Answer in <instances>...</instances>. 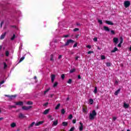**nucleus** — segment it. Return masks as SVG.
<instances>
[{"mask_svg": "<svg viewBox=\"0 0 131 131\" xmlns=\"http://www.w3.org/2000/svg\"><path fill=\"white\" fill-rule=\"evenodd\" d=\"M96 116H97V112H96L95 110H93L92 111V113L90 114L89 119H90V120H94Z\"/></svg>", "mask_w": 131, "mask_h": 131, "instance_id": "nucleus-1", "label": "nucleus"}, {"mask_svg": "<svg viewBox=\"0 0 131 131\" xmlns=\"http://www.w3.org/2000/svg\"><path fill=\"white\" fill-rule=\"evenodd\" d=\"M5 97H7L8 98H9V101H12V100H13V99H15V98H16V97H17V95H5Z\"/></svg>", "mask_w": 131, "mask_h": 131, "instance_id": "nucleus-2", "label": "nucleus"}, {"mask_svg": "<svg viewBox=\"0 0 131 131\" xmlns=\"http://www.w3.org/2000/svg\"><path fill=\"white\" fill-rule=\"evenodd\" d=\"M74 40L72 39H69L67 40L65 45H63V47H66L67 46H69V43H73L74 42Z\"/></svg>", "mask_w": 131, "mask_h": 131, "instance_id": "nucleus-3", "label": "nucleus"}, {"mask_svg": "<svg viewBox=\"0 0 131 131\" xmlns=\"http://www.w3.org/2000/svg\"><path fill=\"white\" fill-rule=\"evenodd\" d=\"M124 6L125 8H128L130 6V2L129 1H125L124 3Z\"/></svg>", "mask_w": 131, "mask_h": 131, "instance_id": "nucleus-4", "label": "nucleus"}, {"mask_svg": "<svg viewBox=\"0 0 131 131\" xmlns=\"http://www.w3.org/2000/svg\"><path fill=\"white\" fill-rule=\"evenodd\" d=\"M32 108V106H24L22 107L23 110H29V109H31Z\"/></svg>", "mask_w": 131, "mask_h": 131, "instance_id": "nucleus-5", "label": "nucleus"}, {"mask_svg": "<svg viewBox=\"0 0 131 131\" xmlns=\"http://www.w3.org/2000/svg\"><path fill=\"white\" fill-rule=\"evenodd\" d=\"M80 126H79V129L80 131L83 130V124L80 122L79 123Z\"/></svg>", "mask_w": 131, "mask_h": 131, "instance_id": "nucleus-6", "label": "nucleus"}, {"mask_svg": "<svg viewBox=\"0 0 131 131\" xmlns=\"http://www.w3.org/2000/svg\"><path fill=\"white\" fill-rule=\"evenodd\" d=\"M18 118H19L20 119H22L23 118H26V116L24 115V114L22 113H20L18 115Z\"/></svg>", "mask_w": 131, "mask_h": 131, "instance_id": "nucleus-7", "label": "nucleus"}, {"mask_svg": "<svg viewBox=\"0 0 131 131\" xmlns=\"http://www.w3.org/2000/svg\"><path fill=\"white\" fill-rule=\"evenodd\" d=\"M15 105H16L17 106H23V105H24V103L23 101H19L18 102H15Z\"/></svg>", "mask_w": 131, "mask_h": 131, "instance_id": "nucleus-8", "label": "nucleus"}, {"mask_svg": "<svg viewBox=\"0 0 131 131\" xmlns=\"http://www.w3.org/2000/svg\"><path fill=\"white\" fill-rule=\"evenodd\" d=\"M51 82L53 83L55 81V78H56V75L52 74L51 76Z\"/></svg>", "mask_w": 131, "mask_h": 131, "instance_id": "nucleus-9", "label": "nucleus"}, {"mask_svg": "<svg viewBox=\"0 0 131 131\" xmlns=\"http://www.w3.org/2000/svg\"><path fill=\"white\" fill-rule=\"evenodd\" d=\"M6 34H7V32H6L2 34L0 37V39H4L6 37Z\"/></svg>", "mask_w": 131, "mask_h": 131, "instance_id": "nucleus-10", "label": "nucleus"}, {"mask_svg": "<svg viewBox=\"0 0 131 131\" xmlns=\"http://www.w3.org/2000/svg\"><path fill=\"white\" fill-rule=\"evenodd\" d=\"M113 41L115 43V45H117L118 43V38L114 37L113 38Z\"/></svg>", "mask_w": 131, "mask_h": 131, "instance_id": "nucleus-11", "label": "nucleus"}, {"mask_svg": "<svg viewBox=\"0 0 131 131\" xmlns=\"http://www.w3.org/2000/svg\"><path fill=\"white\" fill-rule=\"evenodd\" d=\"M105 23L106 24H108V25H114V23H113L112 21H110L109 20H106Z\"/></svg>", "mask_w": 131, "mask_h": 131, "instance_id": "nucleus-12", "label": "nucleus"}, {"mask_svg": "<svg viewBox=\"0 0 131 131\" xmlns=\"http://www.w3.org/2000/svg\"><path fill=\"white\" fill-rule=\"evenodd\" d=\"M49 111H50V109L46 110L43 112V114L44 115H47V114H48V113H49Z\"/></svg>", "mask_w": 131, "mask_h": 131, "instance_id": "nucleus-13", "label": "nucleus"}, {"mask_svg": "<svg viewBox=\"0 0 131 131\" xmlns=\"http://www.w3.org/2000/svg\"><path fill=\"white\" fill-rule=\"evenodd\" d=\"M129 107V104H127L126 103H124V108H125V109H127Z\"/></svg>", "mask_w": 131, "mask_h": 131, "instance_id": "nucleus-14", "label": "nucleus"}, {"mask_svg": "<svg viewBox=\"0 0 131 131\" xmlns=\"http://www.w3.org/2000/svg\"><path fill=\"white\" fill-rule=\"evenodd\" d=\"M103 29H104L105 31H110V29H109V28L106 26H104Z\"/></svg>", "mask_w": 131, "mask_h": 131, "instance_id": "nucleus-15", "label": "nucleus"}, {"mask_svg": "<svg viewBox=\"0 0 131 131\" xmlns=\"http://www.w3.org/2000/svg\"><path fill=\"white\" fill-rule=\"evenodd\" d=\"M119 93H120V89H119L118 90H117L115 92V95L117 96V95H118Z\"/></svg>", "mask_w": 131, "mask_h": 131, "instance_id": "nucleus-16", "label": "nucleus"}, {"mask_svg": "<svg viewBox=\"0 0 131 131\" xmlns=\"http://www.w3.org/2000/svg\"><path fill=\"white\" fill-rule=\"evenodd\" d=\"M57 124H58V120H57L55 121H53V123L52 125H53V126H54L57 125Z\"/></svg>", "mask_w": 131, "mask_h": 131, "instance_id": "nucleus-17", "label": "nucleus"}, {"mask_svg": "<svg viewBox=\"0 0 131 131\" xmlns=\"http://www.w3.org/2000/svg\"><path fill=\"white\" fill-rule=\"evenodd\" d=\"M93 92L94 94H97V93H98V88L97 86L95 87V89Z\"/></svg>", "mask_w": 131, "mask_h": 131, "instance_id": "nucleus-18", "label": "nucleus"}, {"mask_svg": "<svg viewBox=\"0 0 131 131\" xmlns=\"http://www.w3.org/2000/svg\"><path fill=\"white\" fill-rule=\"evenodd\" d=\"M116 51H118V49H117V48L115 47L114 50L111 51V53H115V52H116Z\"/></svg>", "mask_w": 131, "mask_h": 131, "instance_id": "nucleus-19", "label": "nucleus"}, {"mask_svg": "<svg viewBox=\"0 0 131 131\" xmlns=\"http://www.w3.org/2000/svg\"><path fill=\"white\" fill-rule=\"evenodd\" d=\"M10 126L12 128L16 127V123L13 122V123H11Z\"/></svg>", "mask_w": 131, "mask_h": 131, "instance_id": "nucleus-20", "label": "nucleus"}, {"mask_svg": "<svg viewBox=\"0 0 131 131\" xmlns=\"http://www.w3.org/2000/svg\"><path fill=\"white\" fill-rule=\"evenodd\" d=\"M34 124H35V122H33L29 126V128H30V127H33V125H34Z\"/></svg>", "mask_w": 131, "mask_h": 131, "instance_id": "nucleus-21", "label": "nucleus"}, {"mask_svg": "<svg viewBox=\"0 0 131 131\" xmlns=\"http://www.w3.org/2000/svg\"><path fill=\"white\" fill-rule=\"evenodd\" d=\"M60 106H61V104L58 103L56 106L55 107V110H58V109H59V108H60Z\"/></svg>", "mask_w": 131, "mask_h": 131, "instance_id": "nucleus-22", "label": "nucleus"}, {"mask_svg": "<svg viewBox=\"0 0 131 131\" xmlns=\"http://www.w3.org/2000/svg\"><path fill=\"white\" fill-rule=\"evenodd\" d=\"M50 61H52V62H54V54L51 55Z\"/></svg>", "mask_w": 131, "mask_h": 131, "instance_id": "nucleus-23", "label": "nucleus"}, {"mask_svg": "<svg viewBox=\"0 0 131 131\" xmlns=\"http://www.w3.org/2000/svg\"><path fill=\"white\" fill-rule=\"evenodd\" d=\"M89 103L91 104V105H93V103H94V100H93V99H90Z\"/></svg>", "mask_w": 131, "mask_h": 131, "instance_id": "nucleus-24", "label": "nucleus"}, {"mask_svg": "<svg viewBox=\"0 0 131 131\" xmlns=\"http://www.w3.org/2000/svg\"><path fill=\"white\" fill-rule=\"evenodd\" d=\"M76 71V70L75 69H71L70 71V73H74V72H75Z\"/></svg>", "mask_w": 131, "mask_h": 131, "instance_id": "nucleus-25", "label": "nucleus"}, {"mask_svg": "<svg viewBox=\"0 0 131 131\" xmlns=\"http://www.w3.org/2000/svg\"><path fill=\"white\" fill-rule=\"evenodd\" d=\"M62 125L63 126H67V125H68V123H67V122H63Z\"/></svg>", "mask_w": 131, "mask_h": 131, "instance_id": "nucleus-26", "label": "nucleus"}, {"mask_svg": "<svg viewBox=\"0 0 131 131\" xmlns=\"http://www.w3.org/2000/svg\"><path fill=\"white\" fill-rule=\"evenodd\" d=\"M48 118L50 119V120H54V118H53L52 115L48 116Z\"/></svg>", "mask_w": 131, "mask_h": 131, "instance_id": "nucleus-27", "label": "nucleus"}, {"mask_svg": "<svg viewBox=\"0 0 131 131\" xmlns=\"http://www.w3.org/2000/svg\"><path fill=\"white\" fill-rule=\"evenodd\" d=\"M58 82H55L53 84V88H56L58 86Z\"/></svg>", "mask_w": 131, "mask_h": 131, "instance_id": "nucleus-28", "label": "nucleus"}, {"mask_svg": "<svg viewBox=\"0 0 131 131\" xmlns=\"http://www.w3.org/2000/svg\"><path fill=\"white\" fill-rule=\"evenodd\" d=\"M5 55L6 57H9V55H10V52L8 51H6L5 52Z\"/></svg>", "mask_w": 131, "mask_h": 131, "instance_id": "nucleus-29", "label": "nucleus"}, {"mask_svg": "<svg viewBox=\"0 0 131 131\" xmlns=\"http://www.w3.org/2000/svg\"><path fill=\"white\" fill-rule=\"evenodd\" d=\"M16 38V35L15 34H13V36L11 38V40H14Z\"/></svg>", "mask_w": 131, "mask_h": 131, "instance_id": "nucleus-30", "label": "nucleus"}, {"mask_svg": "<svg viewBox=\"0 0 131 131\" xmlns=\"http://www.w3.org/2000/svg\"><path fill=\"white\" fill-rule=\"evenodd\" d=\"M4 69H7V67H8V65L6 62H4Z\"/></svg>", "mask_w": 131, "mask_h": 131, "instance_id": "nucleus-31", "label": "nucleus"}, {"mask_svg": "<svg viewBox=\"0 0 131 131\" xmlns=\"http://www.w3.org/2000/svg\"><path fill=\"white\" fill-rule=\"evenodd\" d=\"M8 107L9 109H12V108H16V106L15 105H9Z\"/></svg>", "mask_w": 131, "mask_h": 131, "instance_id": "nucleus-32", "label": "nucleus"}, {"mask_svg": "<svg viewBox=\"0 0 131 131\" xmlns=\"http://www.w3.org/2000/svg\"><path fill=\"white\" fill-rule=\"evenodd\" d=\"M101 60H105L106 59V56L105 55H101Z\"/></svg>", "mask_w": 131, "mask_h": 131, "instance_id": "nucleus-33", "label": "nucleus"}, {"mask_svg": "<svg viewBox=\"0 0 131 131\" xmlns=\"http://www.w3.org/2000/svg\"><path fill=\"white\" fill-rule=\"evenodd\" d=\"M27 104L28 105H33V102H32V101H28Z\"/></svg>", "mask_w": 131, "mask_h": 131, "instance_id": "nucleus-34", "label": "nucleus"}, {"mask_svg": "<svg viewBox=\"0 0 131 131\" xmlns=\"http://www.w3.org/2000/svg\"><path fill=\"white\" fill-rule=\"evenodd\" d=\"M72 82V79H69V80L67 81L68 83H69L70 84H71Z\"/></svg>", "mask_w": 131, "mask_h": 131, "instance_id": "nucleus-35", "label": "nucleus"}, {"mask_svg": "<svg viewBox=\"0 0 131 131\" xmlns=\"http://www.w3.org/2000/svg\"><path fill=\"white\" fill-rule=\"evenodd\" d=\"M25 59V57L23 56L20 59L19 62L20 63V62H22Z\"/></svg>", "mask_w": 131, "mask_h": 131, "instance_id": "nucleus-36", "label": "nucleus"}, {"mask_svg": "<svg viewBox=\"0 0 131 131\" xmlns=\"http://www.w3.org/2000/svg\"><path fill=\"white\" fill-rule=\"evenodd\" d=\"M106 66H107V67H110V66H111V63H110V62H106Z\"/></svg>", "mask_w": 131, "mask_h": 131, "instance_id": "nucleus-37", "label": "nucleus"}, {"mask_svg": "<svg viewBox=\"0 0 131 131\" xmlns=\"http://www.w3.org/2000/svg\"><path fill=\"white\" fill-rule=\"evenodd\" d=\"M79 30V29L76 28L74 30H73V31H74V32H76V31H78Z\"/></svg>", "mask_w": 131, "mask_h": 131, "instance_id": "nucleus-38", "label": "nucleus"}, {"mask_svg": "<svg viewBox=\"0 0 131 131\" xmlns=\"http://www.w3.org/2000/svg\"><path fill=\"white\" fill-rule=\"evenodd\" d=\"M73 118V116L72 114L69 116V119L71 120Z\"/></svg>", "mask_w": 131, "mask_h": 131, "instance_id": "nucleus-39", "label": "nucleus"}, {"mask_svg": "<svg viewBox=\"0 0 131 131\" xmlns=\"http://www.w3.org/2000/svg\"><path fill=\"white\" fill-rule=\"evenodd\" d=\"M120 43H122V42H123V38H122V37H120Z\"/></svg>", "mask_w": 131, "mask_h": 131, "instance_id": "nucleus-40", "label": "nucleus"}, {"mask_svg": "<svg viewBox=\"0 0 131 131\" xmlns=\"http://www.w3.org/2000/svg\"><path fill=\"white\" fill-rule=\"evenodd\" d=\"M98 22L99 23V24H100L101 25H102V24H103V21H102V20H100L98 19Z\"/></svg>", "mask_w": 131, "mask_h": 131, "instance_id": "nucleus-41", "label": "nucleus"}, {"mask_svg": "<svg viewBox=\"0 0 131 131\" xmlns=\"http://www.w3.org/2000/svg\"><path fill=\"white\" fill-rule=\"evenodd\" d=\"M49 91H50V88L48 89L45 91H44V95H46L47 94V93H48V92H49Z\"/></svg>", "mask_w": 131, "mask_h": 131, "instance_id": "nucleus-42", "label": "nucleus"}, {"mask_svg": "<svg viewBox=\"0 0 131 131\" xmlns=\"http://www.w3.org/2000/svg\"><path fill=\"white\" fill-rule=\"evenodd\" d=\"M61 114H65V109L63 108L61 110Z\"/></svg>", "mask_w": 131, "mask_h": 131, "instance_id": "nucleus-43", "label": "nucleus"}, {"mask_svg": "<svg viewBox=\"0 0 131 131\" xmlns=\"http://www.w3.org/2000/svg\"><path fill=\"white\" fill-rule=\"evenodd\" d=\"M83 112H84V113H85V114H86L88 113V112H86V110H85V108H83Z\"/></svg>", "mask_w": 131, "mask_h": 131, "instance_id": "nucleus-44", "label": "nucleus"}, {"mask_svg": "<svg viewBox=\"0 0 131 131\" xmlns=\"http://www.w3.org/2000/svg\"><path fill=\"white\" fill-rule=\"evenodd\" d=\"M61 77L62 79H64L65 78V75L64 74H62Z\"/></svg>", "mask_w": 131, "mask_h": 131, "instance_id": "nucleus-45", "label": "nucleus"}, {"mask_svg": "<svg viewBox=\"0 0 131 131\" xmlns=\"http://www.w3.org/2000/svg\"><path fill=\"white\" fill-rule=\"evenodd\" d=\"M5 80H3L2 81L0 82V86L1 85H2V84H3V83H5Z\"/></svg>", "mask_w": 131, "mask_h": 131, "instance_id": "nucleus-46", "label": "nucleus"}, {"mask_svg": "<svg viewBox=\"0 0 131 131\" xmlns=\"http://www.w3.org/2000/svg\"><path fill=\"white\" fill-rule=\"evenodd\" d=\"M35 126H38L39 125H40L39 122H37L36 123H35Z\"/></svg>", "mask_w": 131, "mask_h": 131, "instance_id": "nucleus-47", "label": "nucleus"}, {"mask_svg": "<svg viewBox=\"0 0 131 131\" xmlns=\"http://www.w3.org/2000/svg\"><path fill=\"white\" fill-rule=\"evenodd\" d=\"M111 34H115V32L113 30L111 31Z\"/></svg>", "mask_w": 131, "mask_h": 131, "instance_id": "nucleus-48", "label": "nucleus"}, {"mask_svg": "<svg viewBox=\"0 0 131 131\" xmlns=\"http://www.w3.org/2000/svg\"><path fill=\"white\" fill-rule=\"evenodd\" d=\"M86 48H88V49H92V46L91 45H88L86 46Z\"/></svg>", "mask_w": 131, "mask_h": 131, "instance_id": "nucleus-49", "label": "nucleus"}, {"mask_svg": "<svg viewBox=\"0 0 131 131\" xmlns=\"http://www.w3.org/2000/svg\"><path fill=\"white\" fill-rule=\"evenodd\" d=\"M49 105V102H46L43 104V106H45V107H47Z\"/></svg>", "mask_w": 131, "mask_h": 131, "instance_id": "nucleus-50", "label": "nucleus"}, {"mask_svg": "<svg viewBox=\"0 0 131 131\" xmlns=\"http://www.w3.org/2000/svg\"><path fill=\"white\" fill-rule=\"evenodd\" d=\"M74 128H75L74 127H71V129H70V131H73V130H74Z\"/></svg>", "mask_w": 131, "mask_h": 131, "instance_id": "nucleus-51", "label": "nucleus"}, {"mask_svg": "<svg viewBox=\"0 0 131 131\" xmlns=\"http://www.w3.org/2000/svg\"><path fill=\"white\" fill-rule=\"evenodd\" d=\"M43 122H45L43 121H39V125L42 124V123H43Z\"/></svg>", "mask_w": 131, "mask_h": 131, "instance_id": "nucleus-52", "label": "nucleus"}, {"mask_svg": "<svg viewBox=\"0 0 131 131\" xmlns=\"http://www.w3.org/2000/svg\"><path fill=\"white\" fill-rule=\"evenodd\" d=\"M3 24H4V21H2L1 24V28L3 27Z\"/></svg>", "mask_w": 131, "mask_h": 131, "instance_id": "nucleus-53", "label": "nucleus"}, {"mask_svg": "<svg viewBox=\"0 0 131 131\" xmlns=\"http://www.w3.org/2000/svg\"><path fill=\"white\" fill-rule=\"evenodd\" d=\"M94 41H95V42L98 41V38H96V37L94 38Z\"/></svg>", "mask_w": 131, "mask_h": 131, "instance_id": "nucleus-54", "label": "nucleus"}, {"mask_svg": "<svg viewBox=\"0 0 131 131\" xmlns=\"http://www.w3.org/2000/svg\"><path fill=\"white\" fill-rule=\"evenodd\" d=\"M93 53H94V51H89V52H88V54H92Z\"/></svg>", "mask_w": 131, "mask_h": 131, "instance_id": "nucleus-55", "label": "nucleus"}, {"mask_svg": "<svg viewBox=\"0 0 131 131\" xmlns=\"http://www.w3.org/2000/svg\"><path fill=\"white\" fill-rule=\"evenodd\" d=\"M76 47H77V43H75V44L74 45L73 48H76Z\"/></svg>", "mask_w": 131, "mask_h": 131, "instance_id": "nucleus-56", "label": "nucleus"}, {"mask_svg": "<svg viewBox=\"0 0 131 131\" xmlns=\"http://www.w3.org/2000/svg\"><path fill=\"white\" fill-rule=\"evenodd\" d=\"M118 48H121V43H119L118 45Z\"/></svg>", "mask_w": 131, "mask_h": 131, "instance_id": "nucleus-57", "label": "nucleus"}, {"mask_svg": "<svg viewBox=\"0 0 131 131\" xmlns=\"http://www.w3.org/2000/svg\"><path fill=\"white\" fill-rule=\"evenodd\" d=\"M69 37V35H65L63 36V37L67 38V37Z\"/></svg>", "mask_w": 131, "mask_h": 131, "instance_id": "nucleus-58", "label": "nucleus"}, {"mask_svg": "<svg viewBox=\"0 0 131 131\" xmlns=\"http://www.w3.org/2000/svg\"><path fill=\"white\" fill-rule=\"evenodd\" d=\"M81 77L80 76V75H78V79H81Z\"/></svg>", "mask_w": 131, "mask_h": 131, "instance_id": "nucleus-59", "label": "nucleus"}, {"mask_svg": "<svg viewBox=\"0 0 131 131\" xmlns=\"http://www.w3.org/2000/svg\"><path fill=\"white\" fill-rule=\"evenodd\" d=\"M78 58H79V56L76 57H75V60H76V61H77V60H78Z\"/></svg>", "mask_w": 131, "mask_h": 131, "instance_id": "nucleus-60", "label": "nucleus"}, {"mask_svg": "<svg viewBox=\"0 0 131 131\" xmlns=\"http://www.w3.org/2000/svg\"><path fill=\"white\" fill-rule=\"evenodd\" d=\"M115 84H118V81L116 80V81H115Z\"/></svg>", "mask_w": 131, "mask_h": 131, "instance_id": "nucleus-61", "label": "nucleus"}, {"mask_svg": "<svg viewBox=\"0 0 131 131\" xmlns=\"http://www.w3.org/2000/svg\"><path fill=\"white\" fill-rule=\"evenodd\" d=\"M73 123H76V120H73Z\"/></svg>", "mask_w": 131, "mask_h": 131, "instance_id": "nucleus-62", "label": "nucleus"}, {"mask_svg": "<svg viewBox=\"0 0 131 131\" xmlns=\"http://www.w3.org/2000/svg\"><path fill=\"white\" fill-rule=\"evenodd\" d=\"M116 119V117H114L113 118V120L114 121H115V120Z\"/></svg>", "mask_w": 131, "mask_h": 131, "instance_id": "nucleus-63", "label": "nucleus"}, {"mask_svg": "<svg viewBox=\"0 0 131 131\" xmlns=\"http://www.w3.org/2000/svg\"><path fill=\"white\" fill-rule=\"evenodd\" d=\"M62 58V55H59L58 57V59H61Z\"/></svg>", "mask_w": 131, "mask_h": 131, "instance_id": "nucleus-64", "label": "nucleus"}]
</instances>
